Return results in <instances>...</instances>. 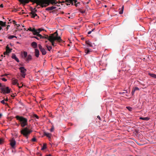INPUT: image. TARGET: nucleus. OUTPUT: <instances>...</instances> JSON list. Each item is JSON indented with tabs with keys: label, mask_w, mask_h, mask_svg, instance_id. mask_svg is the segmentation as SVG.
I'll list each match as a JSON object with an SVG mask.
<instances>
[{
	"label": "nucleus",
	"mask_w": 156,
	"mask_h": 156,
	"mask_svg": "<svg viewBox=\"0 0 156 156\" xmlns=\"http://www.w3.org/2000/svg\"><path fill=\"white\" fill-rule=\"evenodd\" d=\"M23 5L28 4L30 2L36 3L37 5H40L42 8L49 5L51 3L52 4L58 3L56 0H18ZM37 6V5L36 7Z\"/></svg>",
	"instance_id": "nucleus-1"
},
{
	"label": "nucleus",
	"mask_w": 156,
	"mask_h": 156,
	"mask_svg": "<svg viewBox=\"0 0 156 156\" xmlns=\"http://www.w3.org/2000/svg\"><path fill=\"white\" fill-rule=\"evenodd\" d=\"M37 33L34 35H36V36L33 37L37 40H39L41 39H45L48 40L50 41L52 45H54V41H58V31L56 30L54 34H51L49 36L48 35H45L44 36H42L39 34V32H37Z\"/></svg>",
	"instance_id": "nucleus-2"
},
{
	"label": "nucleus",
	"mask_w": 156,
	"mask_h": 156,
	"mask_svg": "<svg viewBox=\"0 0 156 156\" xmlns=\"http://www.w3.org/2000/svg\"><path fill=\"white\" fill-rule=\"evenodd\" d=\"M17 120H19L21 126L22 127H24L28 125L27 119L26 118L22 116L17 115L15 117Z\"/></svg>",
	"instance_id": "nucleus-3"
},
{
	"label": "nucleus",
	"mask_w": 156,
	"mask_h": 156,
	"mask_svg": "<svg viewBox=\"0 0 156 156\" xmlns=\"http://www.w3.org/2000/svg\"><path fill=\"white\" fill-rule=\"evenodd\" d=\"M32 132L31 129H29L27 127H25L22 129L20 131L21 134L27 139L28 136Z\"/></svg>",
	"instance_id": "nucleus-4"
},
{
	"label": "nucleus",
	"mask_w": 156,
	"mask_h": 156,
	"mask_svg": "<svg viewBox=\"0 0 156 156\" xmlns=\"http://www.w3.org/2000/svg\"><path fill=\"white\" fill-rule=\"evenodd\" d=\"M1 93H2L4 94H9L10 92V89L9 87H5V85H4L3 87L1 88Z\"/></svg>",
	"instance_id": "nucleus-5"
},
{
	"label": "nucleus",
	"mask_w": 156,
	"mask_h": 156,
	"mask_svg": "<svg viewBox=\"0 0 156 156\" xmlns=\"http://www.w3.org/2000/svg\"><path fill=\"white\" fill-rule=\"evenodd\" d=\"M65 2L67 5H70V4L72 5H73L75 3V5L77 7V6L76 2L77 1L76 0H66Z\"/></svg>",
	"instance_id": "nucleus-6"
},
{
	"label": "nucleus",
	"mask_w": 156,
	"mask_h": 156,
	"mask_svg": "<svg viewBox=\"0 0 156 156\" xmlns=\"http://www.w3.org/2000/svg\"><path fill=\"white\" fill-rule=\"evenodd\" d=\"M19 69L20 71L21 76L23 77L24 78L26 75V69H25L24 67H20Z\"/></svg>",
	"instance_id": "nucleus-7"
},
{
	"label": "nucleus",
	"mask_w": 156,
	"mask_h": 156,
	"mask_svg": "<svg viewBox=\"0 0 156 156\" xmlns=\"http://www.w3.org/2000/svg\"><path fill=\"white\" fill-rule=\"evenodd\" d=\"M10 144L12 148H14L15 147L16 142L13 139H12L10 140Z\"/></svg>",
	"instance_id": "nucleus-8"
},
{
	"label": "nucleus",
	"mask_w": 156,
	"mask_h": 156,
	"mask_svg": "<svg viewBox=\"0 0 156 156\" xmlns=\"http://www.w3.org/2000/svg\"><path fill=\"white\" fill-rule=\"evenodd\" d=\"M30 15L31 16V17L32 18H35L36 16H37V18H39L37 15L35 13V12H33V10H32L31 12L30 13Z\"/></svg>",
	"instance_id": "nucleus-9"
},
{
	"label": "nucleus",
	"mask_w": 156,
	"mask_h": 156,
	"mask_svg": "<svg viewBox=\"0 0 156 156\" xmlns=\"http://www.w3.org/2000/svg\"><path fill=\"white\" fill-rule=\"evenodd\" d=\"M29 30L30 31L32 32L33 34H36L37 33L36 30L35 28L31 29V27H29L27 30Z\"/></svg>",
	"instance_id": "nucleus-10"
},
{
	"label": "nucleus",
	"mask_w": 156,
	"mask_h": 156,
	"mask_svg": "<svg viewBox=\"0 0 156 156\" xmlns=\"http://www.w3.org/2000/svg\"><path fill=\"white\" fill-rule=\"evenodd\" d=\"M65 41L62 40L60 36H59V45L63 46L65 44L64 43Z\"/></svg>",
	"instance_id": "nucleus-11"
},
{
	"label": "nucleus",
	"mask_w": 156,
	"mask_h": 156,
	"mask_svg": "<svg viewBox=\"0 0 156 156\" xmlns=\"http://www.w3.org/2000/svg\"><path fill=\"white\" fill-rule=\"evenodd\" d=\"M32 59V56L31 55H29L27 56L25 59L26 61L28 62Z\"/></svg>",
	"instance_id": "nucleus-12"
},
{
	"label": "nucleus",
	"mask_w": 156,
	"mask_h": 156,
	"mask_svg": "<svg viewBox=\"0 0 156 156\" xmlns=\"http://www.w3.org/2000/svg\"><path fill=\"white\" fill-rule=\"evenodd\" d=\"M0 25L2 27H5L6 26V22H3L2 21H0ZM2 29V27L0 26V30Z\"/></svg>",
	"instance_id": "nucleus-13"
},
{
	"label": "nucleus",
	"mask_w": 156,
	"mask_h": 156,
	"mask_svg": "<svg viewBox=\"0 0 156 156\" xmlns=\"http://www.w3.org/2000/svg\"><path fill=\"white\" fill-rule=\"evenodd\" d=\"M12 58L15 60L17 62H19L20 61L18 58L16 57V55L14 54H12Z\"/></svg>",
	"instance_id": "nucleus-14"
},
{
	"label": "nucleus",
	"mask_w": 156,
	"mask_h": 156,
	"mask_svg": "<svg viewBox=\"0 0 156 156\" xmlns=\"http://www.w3.org/2000/svg\"><path fill=\"white\" fill-rule=\"evenodd\" d=\"M55 8H56L55 6H52L46 8V10L47 11H51Z\"/></svg>",
	"instance_id": "nucleus-15"
},
{
	"label": "nucleus",
	"mask_w": 156,
	"mask_h": 156,
	"mask_svg": "<svg viewBox=\"0 0 156 156\" xmlns=\"http://www.w3.org/2000/svg\"><path fill=\"white\" fill-rule=\"evenodd\" d=\"M35 55L37 57H38L39 55V51L37 49H35Z\"/></svg>",
	"instance_id": "nucleus-16"
},
{
	"label": "nucleus",
	"mask_w": 156,
	"mask_h": 156,
	"mask_svg": "<svg viewBox=\"0 0 156 156\" xmlns=\"http://www.w3.org/2000/svg\"><path fill=\"white\" fill-rule=\"evenodd\" d=\"M86 43L90 47H93V46L92 44V43L89 41H86Z\"/></svg>",
	"instance_id": "nucleus-17"
},
{
	"label": "nucleus",
	"mask_w": 156,
	"mask_h": 156,
	"mask_svg": "<svg viewBox=\"0 0 156 156\" xmlns=\"http://www.w3.org/2000/svg\"><path fill=\"white\" fill-rule=\"evenodd\" d=\"M31 45L34 48H36L37 47V44L35 42H33L31 44Z\"/></svg>",
	"instance_id": "nucleus-18"
},
{
	"label": "nucleus",
	"mask_w": 156,
	"mask_h": 156,
	"mask_svg": "<svg viewBox=\"0 0 156 156\" xmlns=\"http://www.w3.org/2000/svg\"><path fill=\"white\" fill-rule=\"evenodd\" d=\"M6 48V51L7 52H8V53H9L12 51V49H10L9 47L8 46V45H7Z\"/></svg>",
	"instance_id": "nucleus-19"
},
{
	"label": "nucleus",
	"mask_w": 156,
	"mask_h": 156,
	"mask_svg": "<svg viewBox=\"0 0 156 156\" xmlns=\"http://www.w3.org/2000/svg\"><path fill=\"white\" fill-rule=\"evenodd\" d=\"M18 80L17 79H13L12 80V83L13 85L17 84L18 86L19 84L18 83Z\"/></svg>",
	"instance_id": "nucleus-20"
},
{
	"label": "nucleus",
	"mask_w": 156,
	"mask_h": 156,
	"mask_svg": "<svg viewBox=\"0 0 156 156\" xmlns=\"http://www.w3.org/2000/svg\"><path fill=\"white\" fill-rule=\"evenodd\" d=\"M148 75L150 76L151 77L155 79H156V75L154 74L151 73H149Z\"/></svg>",
	"instance_id": "nucleus-21"
},
{
	"label": "nucleus",
	"mask_w": 156,
	"mask_h": 156,
	"mask_svg": "<svg viewBox=\"0 0 156 156\" xmlns=\"http://www.w3.org/2000/svg\"><path fill=\"white\" fill-rule=\"evenodd\" d=\"M84 51L85 53L87 54H90V52L91 51L90 49L87 48L85 49Z\"/></svg>",
	"instance_id": "nucleus-22"
},
{
	"label": "nucleus",
	"mask_w": 156,
	"mask_h": 156,
	"mask_svg": "<svg viewBox=\"0 0 156 156\" xmlns=\"http://www.w3.org/2000/svg\"><path fill=\"white\" fill-rule=\"evenodd\" d=\"M44 135L48 137V138L50 137L51 134L50 133H47L46 132H44Z\"/></svg>",
	"instance_id": "nucleus-23"
},
{
	"label": "nucleus",
	"mask_w": 156,
	"mask_h": 156,
	"mask_svg": "<svg viewBox=\"0 0 156 156\" xmlns=\"http://www.w3.org/2000/svg\"><path fill=\"white\" fill-rule=\"evenodd\" d=\"M43 55H45L46 54V52L45 49L44 48L40 50Z\"/></svg>",
	"instance_id": "nucleus-24"
},
{
	"label": "nucleus",
	"mask_w": 156,
	"mask_h": 156,
	"mask_svg": "<svg viewBox=\"0 0 156 156\" xmlns=\"http://www.w3.org/2000/svg\"><path fill=\"white\" fill-rule=\"evenodd\" d=\"M140 119H142L143 120H148L149 119V118L147 117H144V118L142 117H140Z\"/></svg>",
	"instance_id": "nucleus-25"
},
{
	"label": "nucleus",
	"mask_w": 156,
	"mask_h": 156,
	"mask_svg": "<svg viewBox=\"0 0 156 156\" xmlns=\"http://www.w3.org/2000/svg\"><path fill=\"white\" fill-rule=\"evenodd\" d=\"M46 144H44L43 146L41 149L42 150H43L46 148Z\"/></svg>",
	"instance_id": "nucleus-26"
},
{
	"label": "nucleus",
	"mask_w": 156,
	"mask_h": 156,
	"mask_svg": "<svg viewBox=\"0 0 156 156\" xmlns=\"http://www.w3.org/2000/svg\"><path fill=\"white\" fill-rule=\"evenodd\" d=\"M14 37L16 38L17 37L16 36L14 35H10L8 37V38L9 39H11Z\"/></svg>",
	"instance_id": "nucleus-27"
},
{
	"label": "nucleus",
	"mask_w": 156,
	"mask_h": 156,
	"mask_svg": "<svg viewBox=\"0 0 156 156\" xmlns=\"http://www.w3.org/2000/svg\"><path fill=\"white\" fill-rule=\"evenodd\" d=\"M27 52L24 51L23 53V58H25L27 56Z\"/></svg>",
	"instance_id": "nucleus-28"
},
{
	"label": "nucleus",
	"mask_w": 156,
	"mask_h": 156,
	"mask_svg": "<svg viewBox=\"0 0 156 156\" xmlns=\"http://www.w3.org/2000/svg\"><path fill=\"white\" fill-rule=\"evenodd\" d=\"M123 92H119V94H123L125 93H127L128 92L127 90H123Z\"/></svg>",
	"instance_id": "nucleus-29"
},
{
	"label": "nucleus",
	"mask_w": 156,
	"mask_h": 156,
	"mask_svg": "<svg viewBox=\"0 0 156 156\" xmlns=\"http://www.w3.org/2000/svg\"><path fill=\"white\" fill-rule=\"evenodd\" d=\"M32 117L33 118H36L37 119H38L39 118V117H38V116L35 114H33L32 116Z\"/></svg>",
	"instance_id": "nucleus-30"
},
{
	"label": "nucleus",
	"mask_w": 156,
	"mask_h": 156,
	"mask_svg": "<svg viewBox=\"0 0 156 156\" xmlns=\"http://www.w3.org/2000/svg\"><path fill=\"white\" fill-rule=\"evenodd\" d=\"M124 6H122V9H121L119 12V14H121L123 13V10Z\"/></svg>",
	"instance_id": "nucleus-31"
},
{
	"label": "nucleus",
	"mask_w": 156,
	"mask_h": 156,
	"mask_svg": "<svg viewBox=\"0 0 156 156\" xmlns=\"http://www.w3.org/2000/svg\"><path fill=\"white\" fill-rule=\"evenodd\" d=\"M46 47L49 51H50L52 49V47L51 46H49L48 45L46 46Z\"/></svg>",
	"instance_id": "nucleus-32"
},
{
	"label": "nucleus",
	"mask_w": 156,
	"mask_h": 156,
	"mask_svg": "<svg viewBox=\"0 0 156 156\" xmlns=\"http://www.w3.org/2000/svg\"><path fill=\"white\" fill-rule=\"evenodd\" d=\"M126 108L130 111H131L132 110V108L131 107H126Z\"/></svg>",
	"instance_id": "nucleus-33"
},
{
	"label": "nucleus",
	"mask_w": 156,
	"mask_h": 156,
	"mask_svg": "<svg viewBox=\"0 0 156 156\" xmlns=\"http://www.w3.org/2000/svg\"><path fill=\"white\" fill-rule=\"evenodd\" d=\"M43 30V29H42L41 28L37 30H36V31L37 32H39V33H40L41 31H42Z\"/></svg>",
	"instance_id": "nucleus-34"
},
{
	"label": "nucleus",
	"mask_w": 156,
	"mask_h": 156,
	"mask_svg": "<svg viewBox=\"0 0 156 156\" xmlns=\"http://www.w3.org/2000/svg\"><path fill=\"white\" fill-rule=\"evenodd\" d=\"M38 46L39 49H40V50L43 48L42 47V46H41V45L40 44H39L38 45Z\"/></svg>",
	"instance_id": "nucleus-35"
},
{
	"label": "nucleus",
	"mask_w": 156,
	"mask_h": 156,
	"mask_svg": "<svg viewBox=\"0 0 156 156\" xmlns=\"http://www.w3.org/2000/svg\"><path fill=\"white\" fill-rule=\"evenodd\" d=\"M133 89L135 91H136V90H139V88L138 87H134V88H133Z\"/></svg>",
	"instance_id": "nucleus-36"
},
{
	"label": "nucleus",
	"mask_w": 156,
	"mask_h": 156,
	"mask_svg": "<svg viewBox=\"0 0 156 156\" xmlns=\"http://www.w3.org/2000/svg\"><path fill=\"white\" fill-rule=\"evenodd\" d=\"M5 100H3L2 101H1V103L2 104H6V103H5Z\"/></svg>",
	"instance_id": "nucleus-37"
},
{
	"label": "nucleus",
	"mask_w": 156,
	"mask_h": 156,
	"mask_svg": "<svg viewBox=\"0 0 156 156\" xmlns=\"http://www.w3.org/2000/svg\"><path fill=\"white\" fill-rule=\"evenodd\" d=\"M3 142V140L2 139L0 138V144H2Z\"/></svg>",
	"instance_id": "nucleus-38"
},
{
	"label": "nucleus",
	"mask_w": 156,
	"mask_h": 156,
	"mask_svg": "<svg viewBox=\"0 0 156 156\" xmlns=\"http://www.w3.org/2000/svg\"><path fill=\"white\" fill-rule=\"evenodd\" d=\"M85 10H81L80 11V12L82 13H84L85 12Z\"/></svg>",
	"instance_id": "nucleus-39"
},
{
	"label": "nucleus",
	"mask_w": 156,
	"mask_h": 156,
	"mask_svg": "<svg viewBox=\"0 0 156 156\" xmlns=\"http://www.w3.org/2000/svg\"><path fill=\"white\" fill-rule=\"evenodd\" d=\"M1 79L2 81H6L7 80V79L5 78H2Z\"/></svg>",
	"instance_id": "nucleus-40"
},
{
	"label": "nucleus",
	"mask_w": 156,
	"mask_h": 156,
	"mask_svg": "<svg viewBox=\"0 0 156 156\" xmlns=\"http://www.w3.org/2000/svg\"><path fill=\"white\" fill-rule=\"evenodd\" d=\"M12 22L13 23V24H15V25H17V24L16 23V22L15 20H13Z\"/></svg>",
	"instance_id": "nucleus-41"
},
{
	"label": "nucleus",
	"mask_w": 156,
	"mask_h": 156,
	"mask_svg": "<svg viewBox=\"0 0 156 156\" xmlns=\"http://www.w3.org/2000/svg\"><path fill=\"white\" fill-rule=\"evenodd\" d=\"M32 141L35 142L36 141V139L35 138H34L32 139Z\"/></svg>",
	"instance_id": "nucleus-42"
},
{
	"label": "nucleus",
	"mask_w": 156,
	"mask_h": 156,
	"mask_svg": "<svg viewBox=\"0 0 156 156\" xmlns=\"http://www.w3.org/2000/svg\"><path fill=\"white\" fill-rule=\"evenodd\" d=\"M9 53L7 52V51L4 52V55H8Z\"/></svg>",
	"instance_id": "nucleus-43"
},
{
	"label": "nucleus",
	"mask_w": 156,
	"mask_h": 156,
	"mask_svg": "<svg viewBox=\"0 0 156 156\" xmlns=\"http://www.w3.org/2000/svg\"><path fill=\"white\" fill-rule=\"evenodd\" d=\"M135 91V90L133 88V90H132V95H133L134 94Z\"/></svg>",
	"instance_id": "nucleus-44"
},
{
	"label": "nucleus",
	"mask_w": 156,
	"mask_h": 156,
	"mask_svg": "<svg viewBox=\"0 0 156 156\" xmlns=\"http://www.w3.org/2000/svg\"><path fill=\"white\" fill-rule=\"evenodd\" d=\"M9 27L10 26L9 25H7V27L5 28V29H6V30H8L9 28Z\"/></svg>",
	"instance_id": "nucleus-45"
},
{
	"label": "nucleus",
	"mask_w": 156,
	"mask_h": 156,
	"mask_svg": "<svg viewBox=\"0 0 156 156\" xmlns=\"http://www.w3.org/2000/svg\"><path fill=\"white\" fill-rule=\"evenodd\" d=\"M4 85H2V84L0 83V87H1V88H2V87H4Z\"/></svg>",
	"instance_id": "nucleus-46"
},
{
	"label": "nucleus",
	"mask_w": 156,
	"mask_h": 156,
	"mask_svg": "<svg viewBox=\"0 0 156 156\" xmlns=\"http://www.w3.org/2000/svg\"><path fill=\"white\" fill-rule=\"evenodd\" d=\"M54 130V128L52 127L50 129V131L51 132H52Z\"/></svg>",
	"instance_id": "nucleus-47"
},
{
	"label": "nucleus",
	"mask_w": 156,
	"mask_h": 156,
	"mask_svg": "<svg viewBox=\"0 0 156 156\" xmlns=\"http://www.w3.org/2000/svg\"><path fill=\"white\" fill-rule=\"evenodd\" d=\"M33 12H35V13L37 11V10L36 9V8H35L34 9H33Z\"/></svg>",
	"instance_id": "nucleus-48"
},
{
	"label": "nucleus",
	"mask_w": 156,
	"mask_h": 156,
	"mask_svg": "<svg viewBox=\"0 0 156 156\" xmlns=\"http://www.w3.org/2000/svg\"><path fill=\"white\" fill-rule=\"evenodd\" d=\"M91 32H92V31H89L88 32V34H90L91 33Z\"/></svg>",
	"instance_id": "nucleus-49"
},
{
	"label": "nucleus",
	"mask_w": 156,
	"mask_h": 156,
	"mask_svg": "<svg viewBox=\"0 0 156 156\" xmlns=\"http://www.w3.org/2000/svg\"><path fill=\"white\" fill-rule=\"evenodd\" d=\"M3 5L2 4H1L0 5V7H1V8H3Z\"/></svg>",
	"instance_id": "nucleus-50"
},
{
	"label": "nucleus",
	"mask_w": 156,
	"mask_h": 156,
	"mask_svg": "<svg viewBox=\"0 0 156 156\" xmlns=\"http://www.w3.org/2000/svg\"><path fill=\"white\" fill-rule=\"evenodd\" d=\"M16 25L17 26V27H19L20 26V25L19 24H17V25Z\"/></svg>",
	"instance_id": "nucleus-51"
},
{
	"label": "nucleus",
	"mask_w": 156,
	"mask_h": 156,
	"mask_svg": "<svg viewBox=\"0 0 156 156\" xmlns=\"http://www.w3.org/2000/svg\"><path fill=\"white\" fill-rule=\"evenodd\" d=\"M4 100H5V101H8V98H6V99H4Z\"/></svg>",
	"instance_id": "nucleus-52"
},
{
	"label": "nucleus",
	"mask_w": 156,
	"mask_h": 156,
	"mask_svg": "<svg viewBox=\"0 0 156 156\" xmlns=\"http://www.w3.org/2000/svg\"><path fill=\"white\" fill-rule=\"evenodd\" d=\"M46 156H51V154H49L46 155Z\"/></svg>",
	"instance_id": "nucleus-53"
},
{
	"label": "nucleus",
	"mask_w": 156,
	"mask_h": 156,
	"mask_svg": "<svg viewBox=\"0 0 156 156\" xmlns=\"http://www.w3.org/2000/svg\"><path fill=\"white\" fill-rule=\"evenodd\" d=\"M97 117H98L99 119H100V117L99 116H97Z\"/></svg>",
	"instance_id": "nucleus-54"
},
{
	"label": "nucleus",
	"mask_w": 156,
	"mask_h": 156,
	"mask_svg": "<svg viewBox=\"0 0 156 156\" xmlns=\"http://www.w3.org/2000/svg\"><path fill=\"white\" fill-rule=\"evenodd\" d=\"M2 116V114H0V118H1Z\"/></svg>",
	"instance_id": "nucleus-55"
},
{
	"label": "nucleus",
	"mask_w": 156,
	"mask_h": 156,
	"mask_svg": "<svg viewBox=\"0 0 156 156\" xmlns=\"http://www.w3.org/2000/svg\"><path fill=\"white\" fill-rule=\"evenodd\" d=\"M14 12H16L17 11V10L16 9L14 10Z\"/></svg>",
	"instance_id": "nucleus-56"
},
{
	"label": "nucleus",
	"mask_w": 156,
	"mask_h": 156,
	"mask_svg": "<svg viewBox=\"0 0 156 156\" xmlns=\"http://www.w3.org/2000/svg\"><path fill=\"white\" fill-rule=\"evenodd\" d=\"M94 30V29H92V30L91 31H92H92H93Z\"/></svg>",
	"instance_id": "nucleus-57"
},
{
	"label": "nucleus",
	"mask_w": 156,
	"mask_h": 156,
	"mask_svg": "<svg viewBox=\"0 0 156 156\" xmlns=\"http://www.w3.org/2000/svg\"><path fill=\"white\" fill-rule=\"evenodd\" d=\"M59 4H60V3L61 4V3H62L61 2H60V1H59Z\"/></svg>",
	"instance_id": "nucleus-58"
},
{
	"label": "nucleus",
	"mask_w": 156,
	"mask_h": 156,
	"mask_svg": "<svg viewBox=\"0 0 156 156\" xmlns=\"http://www.w3.org/2000/svg\"><path fill=\"white\" fill-rule=\"evenodd\" d=\"M61 12V13L62 14H63V13H64V12Z\"/></svg>",
	"instance_id": "nucleus-59"
},
{
	"label": "nucleus",
	"mask_w": 156,
	"mask_h": 156,
	"mask_svg": "<svg viewBox=\"0 0 156 156\" xmlns=\"http://www.w3.org/2000/svg\"><path fill=\"white\" fill-rule=\"evenodd\" d=\"M4 76V75H2L1 76L2 77V76Z\"/></svg>",
	"instance_id": "nucleus-60"
},
{
	"label": "nucleus",
	"mask_w": 156,
	"mask_h": 156,
	"mask_svg": "<svg viewBox=\"0 0 156 156\" xmlns=\"http://www.w3.org/2000/svg\"><path fill=\"white\" fill-rule=\"evenodd\" d=\"M1 57H3V55H1Z\"/></svg>",
	"instance_id": "nucleus-61"
},
{
	"label": "nucleus",
	"mask_w": 156,
	"mask_h": 156,
	"mask_svg": "<svg viewBox=\"0 0 156 156\" xmlns=\"http://www.w3.org/2000/svg\"><path fill=\"white\" fill-rule=\"evenodd\" d=\"M7 74H6L4 76H7Z\"/></svg>",
	"instance_id": "nucleus-62"
},
{
	"label": "nucleus",
	"mask_w": 156,
	"mask_h": 156,
	"mask_svg": "<svg viewBox=\"0 0 156 156\" xmlns=\"http://www.w3.org/2000/svg\"><path fill=\"white\" fill-rule=\"evenodd\" d=\"M17 125L18 126H19V125L18 124H17Z\"/></svg>",
	"instance_id": "nucleus-63"
},
{
	"label": "nucleus",
	"mask_w": 156,
	"mask_h": 156,
	"mask_svg": "<svg viewBox=\"0 0 156 156\" xmlns=\"http://www.w3.org/2000/svg\"><path fill=\"white\" fill-rule=\"evenodd\" d=\"M17 43H18V44H19V42H17Z\"/></svg>",
	"instance_id": "nucleus-64"
}]
</instances>
